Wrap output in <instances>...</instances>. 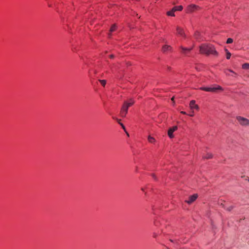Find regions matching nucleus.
<instances>
[{"label":"nucleus","instance_id":"2","mask_svg":"<svg viewBox=\"0 0 249 249\" xmlns=\"http://www.w3.org/2000/svg\"><path fill=\"white\" fill-rule=\"evenodd\" d=\"M134 103V101L132 99H130L128 101L124 102L120 112V114L122 117H124L126 116L128 107L133 105Z\"/></svg>","mask_w":249,"mask_h":249},{"label":"nucleus","instance_id":"25","mask_svg":"<svg viewBox=\"0 0 249 249\" xmlns=\"http://www.w3.org/2000/svg\"><path fill=\"white\" fill-rule=\"evenodd\" d=\"M157 236H158V234L156 233H153V237L154 238H156L157 237Z\"/></svg>","mask_w":249,"mask_h":249},{"label":"nucleus","instance_id":"17","mask_svg":"<svg viewBox=\"0 0 249 249\" xmlns=\"http://www.w3.org/2000/svg\"><path fill=\"white\" fill-rule=\"evenodd\" d=\"M148 141L150 143H154L156 141L155 138L150 136L148 137Z\"/></svg>","mask_w":249,"mask_h":249},{"label":"nucleus","instance_id":"28","mask_svg":"<svg viewBox=\"0 0 249 249\" xmlns=\"http://www.w3.org/2000/svg\"><path fill=\"white\" fill-rule=\"evenodd\" d=\"M225 51L226 52V53H230L229 51L227 49H225Z\"/></svg>","mask_w":249,"mask_h":249},{"label":"nucleus","instance_id":"35","mask_svg":"<svg viewBox=\"0 0 249 249\" xmlns=\"http://www.w3.org/2000/svg\"><path fill=\"white\" fill-rule=\"evenodd\" d=\"M248 181L249 182V178L248 179Z\"/></svg>","mask_w":249,"mask_h":249},{"label":"nucleus","instance_id":"7","mask_svg":"<svg viewBox=\"0 0 249 249\" xmlns=\"http://www.w3.org/2000/svg\"><path fill=\"white\" fill-rule=\"evenodd\" d=\"M198 195L197 194H194L192 196H190L188 199L185 200V202L187 203L190 204L192 203L193 202H194L196 199Z\"/></svg>","mask_w":249,"mask_h":249},{"label":"nucleus","instance_id":"34","mask_svg":"<svg viewBox=\"0 0 249 249\" xmlns=\"http://www.w3.org/2000/svg\"><path fill=\"white\" fill-rule=\"evenodd\" d=\"M170 241H171V242H173V241L172 239H170Z\"/></svg>","mask_w":249,"mask_h":249},{"label":"nucleus","instance_id":"31","mask_svg":"<svg viewBox=\"0 0 249 249\" xmlns=\"http://www.w3.org/2000/svg\"><path fill=\"white\" fill-rule=\"evenodd\" d=\"M171 100H172V101H173V102H174V97H173L172 98Z\"/></svg>","mask_w":249,"mask_h":249},{"label":"nucleus","instance_id":"26","mask_svg":"<svg viewBox=\"0 0 249 249\" xmlns=\"http://www.w3.org/2000/svg\"><path fill=\"white\" fill-rule=\"evenodd\" d=\"M109 57L111 59L113 58L114 57V55L113 54H111L109 55Z\"/></svg>","mask_w":249,"mask_h":249},{"label":"nucleus","instance_id":"22","mask_svg":"<svg viewBox=\"0 0 249 249\" xmlns=\"http://www.w3.org/2000/svg\"><path fill=\"white\" fill-rule=\"evenodd\" d=\"M233 208V207L232 206H230L229 207H228L226 208V210L228 211H231L232 210Z\"/></svg>","mask_w":249,"mask_h":249},{"label":"nucleus","instance_id":"6","mask_svg":"<svg viewBox=\"0 0 249 249\" xmlns=\"http://www.w3.org/2000/svg\"><path fill=\"white\" fill-rule=\"evenodd\" d=\"M178 129L177 126H174L172 127H171L169 129L168 131V135L170 138H173L174 137V135H173L174 132L177 130Z\"/></svg>","mask_w":249,"mask_h":249},{"label":"nucleus","instance_id":"4","mask_svg":"<svg viewBox=\"0 0 249 249\" xmlns=\"http://www.w3.org/2000/svg\"><path fill=\"white\" fill-rule=\"evenodd\" d=\"M201 8L199 6L194 4H191L187 7L186 10V13L191 14L199 10Z\"/></svg>","mask_w":249,"mask_h":249},{"label":"nucleus","instance_id":"13","mask_svg":"<svg viewBox=\"0 0 249 249\" xmlns=\"http://www.w3.org/2000/svg\"><path fill=\"white\" fill-rule=\"evenodd\" d=\"M173 10L176 12L177 11H181L183 9V7L181 5L175 6L173 8Z\"/></svg>","mask_w":249,"mask_h":249},{"label":"nucleus","instance_id":"29","mask_svg":"<svg viewBox=\"0 0 249 249\" xmlns=\"http://www.w3.org/2000/svg\"><path fill=\"white\" fill-rule=\"evenodd\" d=\"M193 112H194L193 111V112H192V113H191V114H190V116H194V113H193Z\"/></svg>","mask_w":249,"mask_h":249},{"label":"nucleus","instance_id":"12","mask_svg":"<svg viewBox=\"0 0 249 249\" xmlns=\"http://www.w3.org/2000/svg\"><path fill=\"white\" fill-rule=\"evenodd\" d=\"M117 28V26L116 24H113L111 27L110 28V30H109V33L108 34V36L109 37H110L111 36V33L112 32H114V31H115V30Z\"/></svg>","mask_w":249,"mask_h":249},{"label":"nucleus","instance_id":"19","mask_svg":"<svg viewBox=\"0 0 249 249\" xmlns=\"http://www.w3.org/2000/svg\"><path fill=\"white\" fill-rule=\"evenodd\" d=\"M242 68L244 69H249V63H244L243 64Z\"/></svg>","mask_w":249,"mask_h":249},{"label":"nucleus","instance_id":"24","mask_svg":"<svg viewBox=\"0 0 249 249\" xmlns=\"http://www.w3.org/2000/svg\"><path fill=\"white\" fill-rule=\"evenodd\" d=\"M228 71L233 73L234 75H236V74L233 71H232L231 70H228Z\"/></svg>","mask_w":249,"mask_h":249},{"label":"nucleus","instance_id":"20","mask_svg":"<svg viewBox=\"0 0 249 249\" xmlns=\"http://www.w3.org/2000/svg\"><path fill=\"white\" fill-rule=\"evenodd\" d=\"M99 82L103 86H105L106 84V81L105 80H99Z\"/></svg>","mask_w":249,"mask_h":249},{"label":"nucleus","instance_id":"18","mask_svg":"<svg viewBox=\"0 0 249 249\" xmlns=\"http://www.w3.org/2000/svg\"><path fill=\"white\" fill-rule=\"evenodd\" d=\"M194 36L196 39H199V37L200 36V34L198 32H196L194 34Z\"/></svg>","mask_w":249,"mask_h":249},{"label":"nucleus","instance_id":"32","mask_svg":"<svg viewBox=\"0 0 249 249\" xmlns=\"http://www.w3.org/2000/svg\"><path fill=\"white\" fill-rule=\"evenodd\" d=\"M225 73L227 75H229V74H228L226 71H225Z\"/></svg>","mask_w":249,"mask_h":249},{"label":"nucleus","instance_id":"16","mask_svg":"<svg viewBox=\"0 0 249 249\" xmlns=\"http://www.w3.org/2000/svg\"><path fill=\"white\" fill-rule=\"evenodd\" d=\"M213 158V155L211 153H208L206 156L203 157V159H209Z\"/></svg>","mask_w":249,"mask_h":249},{"label":"nucleus","instance_id":"5","mask_svg":"<svg viewBox=\"0 0 249 249\" xmlns=\"http://www.w3.org/2000/svg\"><path fill=\"white\" fill-rule=\"evenodd\" d=\"M237 120H238L239 124L243 126H249V120L241 117H237Z\"/></svg>","mask_w":249,"mask_h":249},{"label":"nucleus","instance_id":"15","mask_svg":"<svg viewBox=\"0 0 249 249\" xmlns=\"http://www.w3.org/2000/svg\"><path fill=\"white\" fill-rule=\"evenodd\" d=\"M175 12V11L173 10V9L172 8L171 10L169 11H168L167 12V15L169 16H172V17H174L175 16V14H174V13Z\"/></svg>","mask_w":249,"mask_h":249},{"label":"nucleus","instance_id":"33","mask_svg":"<svg viewBox=\"0 0 249 249\" xmlns=\"http://www.w3.org/2000/svg\"><path fill=\"white\" fill-rule=\"evenodd\" d=\"M152 176H153V178H155V175H153Z\"/></svg>","mask_w":249,"mask_h":249},{"label":"nucleus","instance_id":"1","mask_svg":"<svg viewBox=\"0 0 249 249\" xmlns=\"http://www.w3.org/2000/svg\"><path fill=\"white\" fill-rule=\"evenodd\" d=\"M199 51L201 53L209 55L210 54L215 56L218 55V52L214 47L211 45L202 44L199 47Z\"/></svg>","mask_w":249,"mask_h":249},{"label":"nucleus","instance_id":"8","mask_svg":"<svg viewBox=\"0 0 249 249\" xmlns=\"http://www.w3.org/2000/svg\"><path fill=\"white\" fill-rule=\"evenodd\" d=\"M189 106L191 109H199V107L196 104V101L195 100H192L190 101Z\"/></svg>","mask_w":249,"mask_h":249},{"label":"nucleus","instance_id":"30","mask_svg":"<svg viewBox=\"0 0 249 249\" xmlns=\"http://www.w3.org/2000/svg\"><path fill=\"white\" fill-rule=\"evenodd\" d=\"M125 131V133H126L127 136L129 137V134L126 131V130Z\"/></svg>","mask_w":249,"mask_h":249},{"label":"nucleus","instance_id":"3","mask_svg":"<svg viewBox=\"0 0 249 249\" xmlns=\"http://www.w3.org/2000/svg\"><path fill=\"white\" fill-rule=\"evenodd\" d=\"M201 90L206 91L217 92L218 91H222L223 88L218 85L214 86L211 87H201L200 88Z\"/></svg>","mask_w":249,"mask_h":249},{"label":"nucleus","instance_id":"9","mask_svg":"<svg viewBox=\"0 0 249 249\" xmlns=\"http://www.w3.org/2000/svg\"><path fill=\"white\" fill-rule=\"evenodd\" d=\"M177 34L182 37H185V35L183 30L179 27H177Z\"/></svg>","mask_w":249,"mask_h":249},{"label":"nucleus","instance_id":"27","mask_svg":"<svg viewBox=\"0 0 249 249\" xmlns=\"http://www.w3.org/2000/svg\"><path fill=\"white\" fill-rule=\"evenodd\" d=\"M180 113H181V114H186V112L183 111H181V112H180Z\"/></svg>","mask_w":249,"mask_h":249},{"label":"nucleus","instance_id":"23","mask_svg":"<svg viewBox=\"0 0 249 249\" xmlns=\"http://www.w3.org/2000/svg\"><path fill=\"white\" fill-rule=\"evenodd\" d=\"M231 53H226V58L228 59H229L231 57Z\"/></svg>","mask_w":249,"mask_h":249},{"label":"nucleus","instance_id":"10","mask_svg":"<svg viewBox=\"0 0 249 249\" xmlns=\"http://www.w3.org/2000/svg\"><path fill=\"white\" fill-rule=\"evenodd\" d=\"M171 49H172V47L170 46L167 45H165L163 46L162 50L163 52L166 53L168 51H170L171 50Z\"/></svg>","mask_w":249,"mask_h":249},{"label":"nucleus","instance_id":"11","mask_svg":"<svg viewBox=\"0 0 249 249\" xmlns=\"http://www.w3.org/2000/svg\"><path fill=\"white\" fill-rule=\"evenodd\" d=\"M180 48L182 50V53L184 54H186L187 53V52H190V51H191L192 50L193 48L192 47V48H184L183 47H181Z\"/></svg>","mask_w":249,"mask_h":249},{"label":"nucleus","instance_id":"14","mask_svg":"<svg viewBox=\"0 0 249 249\" xmlns=\"http://www.w3.org/2000/svg\"><path fill=\"white\" fill-rule=\"evenodd\" d=\"M113 119L116 120L117 121V122L119 123V124H120V125L122 126V127L123 128V129L124 131H125V126H124V125L122 123H121V122H120V121H121V120H120V119H118L116 118H114V117H113Z\"/></svg>","mask_w":249,"mask_h":249},{"label":"nucleus","instance_id":"21","mask_svg":"<svg viewBox=\"0 0 249 249\" xmlns=\"http://www.w3.org/2000/svg\"><path fill=\"white\" fill-rule=\"evenodd\" d=\"M232 42H233V39L232 38H229L227 40L226 43L227 44H230V43H231Z\"/></svg>","mask_w":249,"mask_h":249}]
</instances>
